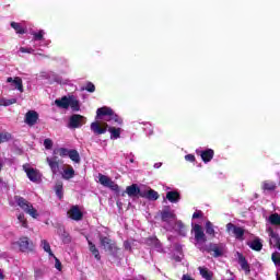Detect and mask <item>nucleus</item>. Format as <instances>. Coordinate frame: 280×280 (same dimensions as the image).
Wrapping results in <instances>:
<instances>
[{
  "instance_id": "1",
  "label": "nucleus",
  "mask_w": 280,
  "mask_h": 280,
  "mask_svg": "<svg viewBox=\"0 0 280 280\" xmlns=\"http://www.w3.org/2000/svg\"><path fill=\"white\" fill-rule=\"evenodd\" d=\"M103 119L104 121H115V124H121V118L113 112L109 107H101L96 110V120Z\"/></svg>"
},
{
  "instance_id": "2",
  "label": "nucleus",
  "mask_w": 280,
  "mask_h": 280,
  "mask_svg": "<svg viewBox=\"0 0 280 280\" xmlns=\"http://www.w3.org/2000/svg\"><path fill=\"white\" fill-rule=\"evenodd\" d=\"M15 202H16V205H19V207L21 209H23V211H25V213H28V215H31V218H37L38 217V210H36L34 208V206H32L30 203V201H27V199L16 196L15 197Z\"/></svg>"
},
{
  "instance_id": "3",
  "label": "nucleus",
  "mask_w": 280,
  "mask_h": 280,
  "mask_svg": "<svg viewBox=\"0 0 280 280\" xmlns=\"http://www.w3.org/2000/svg\"><path fill=\"white\" fill-rule=\"evenodd\" d=\"M84 124H86V117L80 114H73L69 118L68 128H70L71 130H75V128H82Z\"/></svg>"
},
{
  "instance_id": "4",
  "label": "nucleus",
  "mask_w": 280,
  "mask_h": 280,
  "mask_svg": "<svg viewBox=\"0 0 280 280\" xmlns=\"http://www.w3.org/2000/svg\"><path fill=\"white\" fill-rule=\"evenodd\" d=\"M15 246H19L21 253H32L34 250V243L28 237H21L18 242L14 243Z\"/></svg>"
},
{
  "instance_id": "5",
  "label": "nucleus",
  "mask_w": 280,
  "mask_h": 280,
  "mask_svg": "<svg viewBox=\"0 0 280 280\" xmlns=\"http://www.w3.org/2000/svg\"><path fill=\"white\" fill-rule=\"evenodd\" d=\"M100 243L104 250H108L112 255H117V245L109 237L101 235Z\"/></svg>"
},
{
  "instance_id": "6",
  "label": "nucleus",
  "mask_w": 280,
  "mask_h": 280,
  "mask_svg": "<svg viewBox=\"0 0 280 280\" xmlns=\"http://www.w3.org/2000/svg\"><path fill=\"white\" fill-rule=\"evenodd\" d=\"M98 182L103 185V187H107L112 189V191H119V185H117L110 177L98 174Z\"/></svg>"
},
{
  "instance_id": "7",
  "label": "nucleus",
  "mask_w": 280,
  "mask_h": 280,
  "mask_svg": "<svg viewBox=\"0 0 280 280\" xmlns=\"http://www.w3.org/2000/svg\"><path fill=\"white\" fill-rule=\"evenodd\" d=\"M226 231L228 233H232V235H234L236 240H240V241L244 240V233H245L244 228L237 226L233 223H228Z\"/></svg>"
},
{
  "instance_id": "8",
  "label": "nucleus",
  "mask_w": 280,
  "mask_h": 280,
  "mask_svg": "<svg viewBox=\"0 0 280 280\" xmlns=\"http://www.w3.org/2000/svg\"><path fill=\"white\" fill-rule=\"evenodd\" d=\"M192 231L195 233V240L198 244H205V242H207V235H205V230H202L200 224H195Z\"/></svg>"
},
{
  "instance_id": "9",
  "label": "nucleus",
  "mask_w": 280,
  "mask_h": 280,
  "mask_svg": "<svg viewBox=\"0 0 280 280\" xmlns=\"http://www.w3.org/2000/svg\"><path fill=\"white\" fill-rule=\"evenodd\" d=\"M46 162L48 163L51 173L56 176V174L60 172V160L58 159V155L46 159Z\"/></svg>"
},
{
  "instance_id": "10",
  "label": "nucleus",
  "mask_w": 280,
  "mask_h": 280,
  "mask_svg": "<svg viewBox=\"0 0 280 280\" xmlns=\"http://www.w3.org/2000/svg\"><path fill=\"white\" fill-rule=\"evenodd\" d=\"M24 122L27 126H31V127L32 126H36V124L38 122V112H36V110H28L25 114Z\"/></svg>"
},
{
  "instance_id": "11",
  "label": "nucleus",
  "mask_w": 280,
  "mask_h": 280,
  "mask_svg": "<svg viewBox=\"0 0 280 280\" xmlns=\"http://www.w3.org/2000/svg\"><path fill=\"white\" fill-rule=\"evenodd\" d=\"M92 132L94 135H106V130H108V124H100V121H94L90 126Z\"/></svg>"
},
{
  "instance_id": "12",
  "label": "nucleus",
  "mask_w": 280,
  "mask_h": 280,
  "mask_svg": "<svg viewBox=\"0 0 280 280\" xmlns=\"http://www.w3.org/2000/svg\"><path fill=\"white\" fill-rule=\"evenodd\" d=\"M68 215L71 220H74L75 222H80V220L84 218L82 210H80V206H72L68 211Z\"/></svg>"
},
{
  "instance_id": "13",
  "label": "nucleus",
  "mask_w": 280,
  "mask_h": 280,
  "mask_svg": "<svg viewBox=\"0 0 280 280\" xmlns=\"http://www.w3.org/2000/svg\"><path fill=\"white\" fill-rule=\"evenodd\" d=\"M208 253H213V257H222L224 255V245L223 244H213L211 243L207 247Z\"/></svg>"
},
{
  "instance_id": "14",
  "label": "nucleus",
  "mask_w": 280,
  "mask_h": 280,
  "mask_svg": "<svg viewBox=\"0 0 280 280\" xmlns=\"http://www.w3.org/2000/svg\"><path fill=\"white\" fill-rule=\"evenodd\" d=\"M126 194L129 196V198H141V194H143V190L139 188V185L132 184L126 188Z\"/></svg>"
},
{
  "instance_id": "15",
  "label": "nucleus",
  "mask_w": 280,
  "mask_h": 280,
  "mask_svg": "<svg viewBox=\"0 0 280 280\" xmlns=\"http://www.w3.org/2000/svg\"><path fill=\"white\" fill-rule=\"evenodd\" d=\"M24 172L26 173V176L32 183H38L40 180V173L34 168H27L24 166Z\"/></svg>"
},
{
  "instance_id": "16",
  "label": "nucleus",
  "mask_w": 280,
  "mask_h": 280,
  "mask_svg": "<svg viewBox=\"0 0 280 280\" xmlns=\"http://www.w3.org/2000/svg\"><path fill=\"white\" fill-rule=\"evenodd\" d=\"M141 198H147V200H159V192L152 188L142 190Z\"/></svg>"
},
{
  "instance_id": "17",
  "label": "nucleus",
  "mask_w": 280,
  "mask_h": 280,
  "mask_svg": "<svg viewBox=\"0 0 280 280\" xmlns=\"http://www.w3.org/2000/svg\"><path fill=\"white\" fill-rule=\"evenodd\" d=\"M237 257H238V264L242 270H244L246 275H248V272H250V265H248L246 257H244V255H242L241 253H237Z\"/></svg>"
},
{
  "instance_id": "18",
  "label": "nucleus",
  "mask_w": 280,
  "mask_h": 280,
  "mask_svg": "<svg viewBox=\"0 0 280 280\" xmlns=\"http://www.w3.org/2000/svg\"><path fill=\"white\" fill-rule=\"evenodd\" d=\"M148 246H151L152 248H155L159 253L163 250V246L161 245V241L156 237H150L147 240Z\"/></svg>"
},
{
  "instance_id": "19",
  "label": "nucleus",
  "mask_w": 280,
  "mask_h": 280,
  "mask_svg": "<svg viewBox=\"0 0 280 280\" xmlns=\"http://www.w3.org/2000/svg\"><path fill=\"white\" fill-rule=\"evenodd\" d=\"M162 221L172 225L173 222H176V214H174L172 211H163Z\"/></svg>"
},
{
  "instance_id": "20",
  "label": "nucleus",
  "mask_w": 280,
  "mask_h": 280,
  "mask_svg": "<svg viewBox=\"0 0 280 280\" xmlns=\"http://www.w3.org/2000/svg\"><path fill=\"white\" fill-rule=\"evenodd\" d=\"M174 222V226H171V231L172 229L174 231H177L179 233V235H183L185 237V235H187V232H185V224L183 223V221H173Z\"/></svg>"
},
{
  "instance_id": "21",
  "label": "nucleus",
  "mask_w": 280,
  "mask_h": 280,
  "mask_svg": "<svg viewBox=\"0 0 280 280\" xmlns=\"http://www.w3.org/2000/svg\"><path fill=\"white\" fill-rule=\"evenodd\" d=\"M247 246H249V248H252V250H257V252H259L264 248V244L261 243V240H259V238L249 241L247 243Z\"/></svg>"
},
{
  "instance_id": "22",
  "label": "nucleus",
  "mask_w": 280,
  "mask_h": 280,
  "mask_svg": "<svg viewBox=\"0 0 280 280\" xmlns=\"http://www.w3.org/2000/svg\"><path fill=\"white\" fill-rule=\"evenodd\" d=\"M166 200L168 202L176 203L178 200H180V194L178 191H168L166 194Z\"/></svg>"
},
{
  "instance_id": "23",
  "label": "nucleus",
  "mask_w": 280,
  "mask_h": 280,
  "mask_svg": "<svg viewBox=\"0 0 280 280\" xmlns=\"http://www.w3.org/2000/svg\"><path fill=\"white\" fill-rule=\"evenodd\" d=\"M88 244H89L90 253H92L96 261H100V259H102V256L100 255V249H97L95 244H93V242L91 241H89Z\"/></svg>"
},
{
  "instance_id": "24",
  "label": "nucleus",
  "mask_w": 280,
  "mask_h": 280,
  "mask_svg": "<svg viewBox=\"0 0 280 280\" xmlns=\"http://www.w3.org/2000/svg\"><path fill=\"white\" fill-rule=\"evenodd\" d=\"M55 104H56V106H58V108L67 109V108H69V97L63 96L61 98H57L55 101Z\"/></svg>"
},
{
  "instance_id": "25",
  "label": "nucleus",
  "mask_w": 280,
  "mask_h": 280,
  "mask_svg": "<svg viewBox=\"0 0 280 280\" xmlns=\"http://www.w3.org/2000/svg\"><path fill=\"white\" fill-rule=\"evenodd\" d=\"M202 279L206 280H212L213 279V272L208 270L207 267H199L198 268Z\"/></svg>"
},
{
  "instance_id": "26",
  "label": "nucleus",
  "mask_w": 280,
  "mask_h": 280,
  "mask_svg": "<svg viewBox=\"0 0 280 280\" xmlns=\"http://www.w3.org/2000/svg\"><path fill=\"white\" fill-rule=\"evenodd\" d=\"M201 159L205 163H209V161H211V159H213V150L208 149V150L201 152Z\"/></svg>"
},
{
  "instance_id": "27",
  "label": "nucleus",
  "mask_w": 280,
  "mask_h": 280,
  "mask_svg": "<svg viewBox=\"0 0 280 280\" xmlns=\"http://www.w3.org/2000/svg\"><path fill=\"white\" fill-rule=\"evenodd\" d=\"M108 132H110V139H119L121 137V128L109 127Z\"/></svg>"
},
{
  "instance_id": "28",
  "label": "nucleus",
  "mask_w": 280,
  "mask_h": 280,
  "mask_svg": "<svg viewBox=\"0 0 280 280\" xmlns=\"http://www.w3.org/2000/svg\"><path fill=\"white\" fill-rule=\"evenodd\" d=\"M74 176L75 171L73 170V167L63 171L62 178H65V180H70V178H73Z\"/></svg>"
},
{
  "instance_id": "29",
  "label": "nucleus",
  "mask_w": 280,
  "mask_h": 280,
  "mask_svg": "<svg viewBox=\"0 0 280 280\" xmlns=\"http://www.w3.org/2000/svg\"><path fill=\"white\" fill-rule=\"evenodd\" d=\"M50 82H57V84H69V80L62 79V77L56 74L50 77Z\"/></svg>"
},
{
  "instance_id": "30",
  "label": "nucleus",
  "mask_w": 280,
  "mask_h": 280,
  "mask_svg": "<svg viewBox=\"0 0 280 280\" xmlns=\"http://www.w3.org/2000/svg\"><path fill=\"white\" fill-rule=\"evenodd\" d=\"M69 106L73 112L80 110V102L74 97H69Z\"/></svg>"
},
{
  "instance_id": "31",
  "label": "nucleus",
  "mask_w": 280,
  "mask_h": 280,
  "mask_svg": "<svg viewBox=\"0 0 280 280\" xmlns=\"http://www.w3.org/2000/svg\"><path fill=\"white\" fill-rule=\"evenodd\" d=\"M11 27L16 32V34H25V28L21 26L19 22H11Z\"/></svg>"
},
{
  "instance_id": "32",
  "label": "nucleus",
  "mask_w": 280,
  "mask_h": 280,
  "mask_svg": "<svg viewBox=\"0 0 280 280\" xmlns=\"http://www.w3.org/2000/svg\"><path fill=\"white\" fill-rule=\"evenodd\" d=\"M42 248L45 250V253H48L50 257H54V252H51V246L47 240L42 241Z\"/></svg>"
},
{
  "instance_id": "33",
  "label": "nucleus",
  "mask_w": 280,
  "mask_h": 280,
  "mask_svg": "<svg viewBox=\"0 0 280 280\" xmlns=\"http://www.w3.org/2000/svg\"><path fill=\"white\" fill-rule=\"evenodd\" d=\"M13 86L15 89H18V91H20V93H23V80L19 77H16L14 80H13Z\"/></svg>"
},
{
  "instance_id": "34",
  "label": "nucleus",
  "mask_w": 280,
  "mask_h": 280,
  "mask_svg": "<svg viewBox=\"0 0 280 280\" xmlns=\"http://www.w3.org/2000/svg\"><path fill=\"white\" fill-rule=\"evenodd\" d=\"M71 150L67 149V148H60L54 151V154H59V156L63 158L65 156H69Z\"/></svg>"
},
{
  "instance_id": "35",
  "label": "nucleus",
  "mask_w": 280,
  "mask_h": 280,
  "mask_svg": "<svg viewBox=\"0 0 280 280\" xmlns=\"http://www.w3.org/2000/svg\"><path fill=\"white\" fill-rule=\"evenodd\" d=\"M68 156L74 163H80V153H78V150H70V153Z\"/></svg>"
},
{
  "instance_id": "36",
  "label": "nucleus",
  "mask_w": 280,
  "mask_h": 280,
  "mask_svg": "<svg viewBox=\"0 0 280 280\" xmlns=\"http://www.w3.org/2000/svg\"><path fill=\"white\" fill-rule=\"evenodd\" d=\"M55 191H56V196L59 198V200H62V196H63L62 182H59L56 184Z\"/></svg>"
},
{
  "instance_id": "37",
  "label": "nucleus",
  "mask_w": 280,
  "mask_h": 280,
  "mask_svg": "<svg viewBox=\"0 0 280 280\" xmlns=\"http://www.w3.org/2000/svg\"><path fill=\"white\" fill-rule=\"evenodd\" d=\"M270 224H273L276 226H279L280 224V215L278 213H273L269 217Z\"/></svg>"
},
{
  "instance_id": "38",
  "label": "nucleus",
  "mask_w": 280,
  "mask_h": 280,
  "mask_svg": "<svg viewBox=\"0 0 280 280\" xmlns=\"http://www.w3.org/2000/svg\"><path fill=\"white\" fill-rule=\"evenodd\" d=\"M12 104H16V98H0V106H12Z\"/></svg>"
},
{
  "instance_id": "39",
  "label": "nucleus",
  "mask_w": 280,
  "mask_h": 280,
  "mask_svg": "<svg viewBox=\"0 0 280 280\" xmlns=\"http://www.w3.org/2000/svg\"><path fill=\"white\" fill-rule=\"evenodd\" d=\"M262 189H265L267 191H275V189H277V185L275 183L265 182Z\"/></svg>"
},
{
  "instance_id": "40",
  "label": "nucleus",
  "mask_w": 280,
  "mask_h": 280,
  "mask_svg": "<svg viewBox=\"0 0 280 280\" xmlns=\"http://www.w3.org/2000/svg\"><path fill=\"white\" fill-rule=\"evenodd\" d=\"M206 233L208 235H215V230H213V223H211V221L206 223Z\"/></svg>"
},
{
  "instance_id": "41",
  "label": "nucleus",
  "mask_w": 280,
  "mask_h": 280,
  "mask_svg": "<svg viewBox=\"0 0 280 280\" xmlns=\"http://www.w3.org/2000/svg\"><path fill=\"white\" fill-rule=\"evenodd\" d=\"M12 139V135L9 132L0 133V143H5V141H10Z\"/></svg>"
},
{
  "instance_id": "42",
  "label": "nucleus",
  "mask_w": 280,
  "mask_h": 280,
  "mask_svg": "<svg viewBox=\"0 0 280 280\" xmlns=\"http://www.w3.org/2000/svg\"><path fill=\"white\" fill-rule=\"evenodd\" d=\"M271 259L275 264V266H280V253L279 252H275L272 255H271Z\"/></svg>"
},
{
  "instance_id": "43",
  "label": "nucleus",
  "mask_w": 280,
  "mask_h": 280,
  "mask_svg": "<svg viewBox=\"0 0 280 280\" xmlns=\"http://www.w3.org/2000/svg\"><path fill=\"white\" fill-rule=\"evenodd\" d=\"M60 237H61L63 244H71V236L69 235V233L63 232V234H61Z\"/></svg>"
},
{
  "instance_id": "44",
  "label": "nucleus",
  "mask_w": 280,
  "mask_h": 280,
  "mask_svg": "<svg viewBox=\"0 0 280 280\" xmlns=\"http://www.w3.org/2000/svg\"><path fill=\"white\" fill-rule=\"evenodd\" d=\"M44 36H45V32L44 31H39L37 33H33L34 40H43Z\"/></svg>"
},
{
  "instance_id": "45",
  "label": "nucleus",
  "mask_w": 280,
  "mask_h": 280,
  "mask_svg": "<svg viewBox=\"0 0 280 280\" xmlns=\"http://www.w3.org/2000/svg\"><path fill=\"white\" fill-rule=\"evenodd\" d=\"M18 220L19 222H21L22 226H24V229H27V221L25 220V214L21 213L18 215Z\"/></svg>"
},
{
  "instance_id": "46",
  "label": "nucleus",
  "mask_w": 280,
  "mask_h": 280,
  "mask_svg": "<svg viewBox=\"0 0 280 280\" xmlns=\"http://www.w3.org/2000/svg\"><path fill=\"white\" fill-rule=\"evenodd\" d=\"M44 147L46 148V150H51V148H54V141H51V139H45Z\"/></svg>"
},
{
  "instance_id": "47",
  "label": "nucleus",
  "mask_w": 280,
  "mask_h": 280,
  "mask_svg": "<svg viewBox=\"0 0 280 280\" xmlns=\"http://www.w3.org/2000/svg\"><path fill=\"white\" fill-rule=\"evenodd\" d=\"M85 91H88L89 93H95V84L89 82L85 86Z\"/></svg>"
},
{
  "instance_id": "48",
  "label": "nucleus",
  "mask_w": 280,
  "mask_h": 280,
  "mask_svg": "<svg viewBox=\"0 0 280 280\" xmlns=\"http://www.w3.org/2000/svg\"><path fill=\"white\" fill-rule=\"evenodd\" d=\"M20 51H21L22 54H34V49H32V48H25V47H21V48H20Z\"/></svg>"
},
{
  "instance_id": "49",
  "label": "nucleus",
  "mask_w": 280,
  "mask_h": 280,
  "mask_svg": "<svg viewBox=\"0 0 280 280\" xmlns=\"http://www.w3.org/2000/svg\"><path fill=\"white\" fill-rule=\"evenodd\" d=\"M65 233H67V231H65V226L59 225L58 229H57V235L61 236Z\"/></svg>"
},
{
  "instance_id": "50",
  "label": "nucleus",
  "mask_w": 280,
  "mask_h": 280,
  "mask_svg": "<svg viewBox=\"0 0 280 280\" xmlns=\"http://www.w3.org/2000/svg\"><path fill=\"white\" fill-rule=\"evenodd\" d=\"M186 161H190L191 163H194V161H196V156L194 154H187L185 156Z\"/></svg>"
},
{
  "instance_id": "51",
  "label": "nucleus",
  "mask_w": 280,
  "mask_h": 280,
  "mask_svg": "<svg viewBox=\"0 0 280 280\" xmlns=\"http://www.w3.org/2000/svg\"><path fill=\"white\" fill-rule=\"evenodd\" d=\"M197 218H202V211H196V212L192 214V220H197Z\"/></svg>"
},
{
  "instance_id": "52",
  "label": "nucleus",
  "mask_w": 280,
  "mask_h": 280,
  "mask_svg": "<svg viewBox=\"0 0 280 280\" xmlns=\"http://www.w3.org/2000/svg\"><path fill=\"white\" fill-rule=\"evenodd\" d=\"M124 247H125V250H131V245H130V242H128V241H125L124 242Z\"/></svg>"
},
{
  "instance_id": "53",
  "label": "nucleus",
  "mask_w": 280,
  "mask_h": 280,
  "mask_svg": "<svg viewBox=\"0 0 280 280\" xmlns=\"http://www.w3.org/2000/svg\"><path fill=\"white\" fill-rule=\"evenodd\" d=\"M182 280H196V279L191 278V276H189V275H184L182 277Z\"/></svg>"
},
{
  "instance_id": "54",
  "label": "nucleus",
  "mask_w": 280,
  "mask_h": 280,
  "mask_svg": "<svg viewBox=\"0 0 280 280\" xmlns=\"http://www.w3.org/2000/svg\"><path fill=\"white\" fill-rule=\"evenodd\" d=\"M60 260H58V258H56V264H55V268H57V270H60Z\"/></svg>"
},
{
  "instance_id": "55",
  "label": "nucleus",
  "mask_w": 280,
  "mask_h": 280,
  "mask_svg": "<svg viewBox=\"0 0 280 280\" xmlns=\"http://www.w3.org/2000/svg\"><path fill=\"white\" fill-rule=\"evenodd\" d=\"M7 82H12V84H14V79H12V77H9V78L7 79Z\"/></svg>"
},
{
  "instance_id": "56",
  "label": "nucleus",
  "mask_w": 280,
  "mask_h": 280,
  "mask_svg": "<svg viewBox=\"0 0 280 280\" xmlns=\"http://www.w3.org/2000/svg\"><path fill=\"white\" fill-rule=\"evenodd\" d=\"M3 170V160L0 158V172Z\"/></svg>"
},
{
  "instance_id": "57",
  "label": "nucleus",
  "mask_w": 280,
  "mask_h": 280,
  "mask_svg": "<svg viewBox=\"0 0 280 280\" xmlns=\"http://www.w3.org/2000/svg\"><path fill=\"white\" fill-rule=\"evenodd\" d=\"M161 165H162L161 163H155V164H154V167H155L156 170H159V167H161Z\"/></svg>"
},
{
  "instance_id": "58",
  "label": "nucleus",
  "mask_w": 280,
  "mask_h": 280,
  "mask_svg": "<svg viewBox=\"0 0 280 280\" xmlns=\"http://www.w3.org/2000/svg\"><path fill=\"white\" fill-rule=\"evenodd\" d=\"M0 279H4L3 272L0 270Z\"/></svg>"
},
{
  "instance_id": "59",
  "label": "nucleus",
  "mask_w": 280,
  "mask_h": 280,
  "mask_svg": "<svg viewBox=\"0 0 280 280\" xmlns=\"http://www.w3.org/2000/svg\"><path fill=\"white\" fill-rule=\"evenodd\" d=\"M174 240V236H168V241L172 242Z\"/></svg>"
},
{
  "instance_id": "60",
  "label": "nucleus",
  "mask_w": 280,
  "mask_h": 280,
  "mask_svg": "<svg viewBox=\"0 0 280 280\" xmlns=\"http://www.w3.org/2000/svg\"><path fill=\"white\" fill-rule=\"evenodd\" d=\"M176 248H177V250L182 249L180 245H176Z\"/></svg>"
},
{
  "instance_id": "61",
  "label": "nucleus",
  "mask_w": 280,
  "mask_h": 280,
  "mask_svg": "<svg viewBox=\"0 0 280 280\" xmlns=\"http://www.w3.org/2000/svg\"><path fill=\"white\" fill-rule=\"evenodd\" d=\"M175 261H180V257H176V258H175Z\"/></svg>"
},
{
  "instance_id": "62",
  "label": "nucleus",
  "mask_w": 280,
  "mask_h": 280,
  "mask_svg": "<svg viewBox=\"0 0 280 280\" xmlns=\"http://www.w3.org/2000/svg\"><path fill=\"white\" fill-rule=\"evenodd\" d=\"M130 163H135V160H133V159H131V160H130Z\"/></svg>"
},
{
  "instance_id": "63",
  "label": "nucleus",
  "mask_w": 280,
  "mask_h": 280,
  "mask_svg": "<svg viewBox=\"0 0 280 280\" xmlns=\"http://www.w3.org/2000/svg\"><path fill=\"white\" fill-rule=\"evenodd\" d=\"M277 280H280V278H279V277H277Z\"/></svg>"
}]
</instances>
